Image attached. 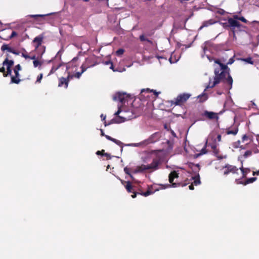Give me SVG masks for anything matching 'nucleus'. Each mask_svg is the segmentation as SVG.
<instances>
[{
	"label": "nucleus",
	"instance_id": "8",
	"mask_svg": "<svg viewBox=\"0 0 259 259\" xmlns=\"http://www.w3.org/2000/svg\"><path fill=\"white\" fill-rule=\"evenodd\" d=\"M160 164V161L158 159L155 158L153 160L152 163L150 164L146 165L147 170L154 171L158 169V165Z\"/></svg>",
	"mask_w": 259,
	"mask_h": 259
},
{
	"label": "nucleus",
	"instance_id": "21",
	"mask_svg": "<svg viewBox=\"0 0 259 259\" xmlns=\"http://www.w3.org/2000/svg\"><path fill=\"white\" fill-rule=\"evenodd\" d=\"M211 45L210 42L208 41H205L203 45L202 46V48L203 50V53L204 54L201 55L202 58H203L204 56V54H205L206 51L207 50V48Z\"/></svg>",
	"mask_w": 259,
	"mask_h": 259
},
{
	"label": "nucleus",
	"instance_id": "46",
	"mask_svg": "<svg viewBox=\"0 0 259 259\" xmlns=\"http://www.w3.org/2000/svg\"><path fill=\"white\" fill-rule=\"evenodd\" d=\"M208 145L210 146L211 148L213 150H214V152L215 151V150H217V145L215 144H210V143H209Z\"/></svg>",
	"mask_w": 259,
	"mask_h": 259
},
{
	"label": "nucleus",
	"instance_id": "11",
	"mask_svg": "<svg viewBox=\"0 0 259 259\" xmlns=\"http://www.w3.org/2000/svg\"><path fill=\"white\" fill-rule=\"evenodd\" d=\"M203 115L210 119H215L218 120L219 119L218 114L211 111H205Z\"/></svg>",
	"mask_w": 259,
	"mask_h": 259
},
{
	"label": "nucleus",
	"instance_id": "39",
	"mask_svg": "<svg viewBox=\"0 0 259 259\" xmlns=\"http://www.w3.org/2000/svg\"><path fill=\"white\" fill-rule=\"evenodd\" d=\"M43 74L42 73H40L37 77V79L35 81V83H40L41 82V80L42 78Z\"/></svg>",
	"mask_w": 259,
	"mask_h": 259
},
{
	"label": "nucleus",
	"instance_id": "55",
	"mask_svg": "<svg viewBox=\"0 0 259 259\" xmlns=\"http://www.w3.org/2000/svg\"><path fill=\"white\" fill-rule=\"evenodd\" d=\"M21 56H22V57H24L25 59H29V56H28V55L25 54L24 53H22Z\"/></svg>",
	"mask_w": 259,
	"mask_h": 259
},
{
	"label": "nucleus",
	"instance_id": "7",
	"mask_svg": "<svg viewBox=\"0 0 259 259\" xmlns=\"http://www.w3.org/2000/svg\"><path fill=\"white\" fill-rule=\"evenodd\" d=\"M190 96L191 94L188 93L180 94L175 99L174 101H172L173 104L181 105L183 103L186 102Z\"/></svg>",
	"mask_w": 259,
	"mask_h": 259
},
{
	"label": "nucleus",
	"instance_id": "18",
	"mask_svg": "<svg viewBox=\"0 0 259 259\" xmlns=\"http://www.w3.org/2000/svg\"><path fill=\"white\" fill-rule=\"evenodd\" d=\"M223 168H228L229 169L230 173L231 172L233 174H235L238 170V168L236 166H234V165H231L229 164H226L225 166Z\"/></svg>",
	"mask_w": 259,
	"mask_h": 259
},
{
	"label": "nucleus",
	"instance_id": "28",
	"mask_svg": "<svg viewBox=\"0 0 259 259\" xmlns=\"http://www.w3.org/2000/svg\"><path fill=\"white\" fill-rule=\"evenodd\" d=\"M238 132V129L237 127H235L233 130H228L227 131V134L228 135H236Z\"/></svg>",
	"mask_w": 259,
	"mask_h": 259
},
{
	"label": "nucleus",
	"instance_id": "42",
	"mask_svg": "<svg viewBox=\"0 0 259 259\" xmlns=\"http://www.w3.org/2000/svg\"><path fill=\"white\" fill-rule=\"evenodd\" d=\"M219 23L222 25V26L226 28V29H227L228 28H229V25L228 24V22H219Z\"/></svg>",
	"mask_w": 259,
	"mask_h": 259
},
{
	"label": "nucleus",
	"instance_id": "48",
	"mask_svg": "<svg viewBox=\"0 0 259 259\" xmlns=\"http://www.w3.org/2000/svg\"><path fill=\"white\" fill-rule=\"evenodd\" d=\"M82 74V72H77L75 73V75H74V76L75 77H76L77 78H79Z\"/></svg>",
	"mask_w": 259,
	"mask_h": 259
},
{
	"label": "nucleus",
	"instance_id": "60",
	"mask_svg": "<svg viewBox=\"0 0 259 259\" xmlns=\"http://www.w3.org/2000/svg\"><path fill=\"white\" fill-rule=\"evenodd\" d=\"M104 152V150H102V151H97L96 152V154L98 155H103V154H102V152Z\"/></svg>",
	"mask_w": 259,
	"mask_h": 259
},
{
	"label": "nucleus",
	"instance_id": "49",
	"mask_svg": "<svg viewBox=\"0 0 259 259\" xmlns=\"http://www.w3.org/2000/svg\"><path fill=\"white\" fill-rule=\"evenodd\" d=\"M250 139V138L249 136H246V135H244L242 137V142H244L245 141Z\"/></svg>",
	"mask_w": 259,
	"mask_h": 259
},
{
	"label": "nucleus",
	"instance_id": "13",
	"mask_svg": "<svg viewBox=\"0 0 259 259\" xmlns=\"http://www.w3.org/2000/svg\"><path fill=\"white\" fill-rule=\"evenodd\" d=\"M113 142L115 143L116 145H118L119 147L121 146H134V147H138L140 146V143H131V144H124L122 142L120 141L117 140L116 139H113Z\"/></svg>",
	"mask_w": 259,
	"mask_h": 259
},
{
	"label": "nucleus",
	"instance_id": "24",
	"mask_svg": "<svg viewBox=\"0 0 259 259\" xmlns=\"http://www.w3.org/2000/svg\"><path fill=\"white\" fill-rule=\"evenodd\" d=\"M192 179L194 180V181L192 184L195 186H197L200 184L201 182L200 180V176L199 174H197L195 177H192Z\"/></svg>",
	"mask_w": 259,
	"mask_h": 259
},
{
	"label": "nucleus",
	"instance_id": "33",
	"mask_svg": "<svg viewBox=\"0 0 259 259\" xmlns=\"http://www.w3.org/2000/svg\"><path fill=\"white\" fill-rule=\"evenodd\" d=\"M137 168L138 169L141 170L140 172H142L144 170H147V167H146V165L145 164H142L140 166H138L137 167Z\"/></svg>",
	"mask_w": 259,
	"mask_h": 259
},
{
	"label": "nucleus",
	"instance_id": "45",
	"mask_svg": "<svg viewBox=\"0 0 259 259\" xmlns=\"http://www.w3.org/2000/svg\"><path fill=\"white\" fill-rule=\"evenodd\" d=\"M88 68V67L85 66L84 64H83L81 66V72H82L83 73L84 72H85L87 70Z\"/></svg>",
	"mask_w": 259,
	"mask_h": 259
},
{
	"label": "nucleus",
	"instance_id": "3",
	"mask_svg": "<svg viewBox=\"0 0 259 259\" xmlns=\"http://www.w3.org/2000/svg\"><path fill=\"white\" fill-rule=\"evenodd\" d=\"M186 174L187 172L182 168L172 170L168 175V180L169 183L171 184H161L160 185V186L161 187V189H165L170 187L176 188L180 186L181 185L180 183H173L175 179L178 178L180 176L184 178V175H186Z\"/></svg>",
	"mask_w": 259,
	"mask_h": 259
},
{
	"label": "nucleus",
	"instance_id": "38",
	"mask_svg": "<svg viewBox=\"0 0 259 259\" xmlns=\"http://www.w3.org/2000/svg\"><path fill=\"white\" fill-rule=\"evenodd\" d=\"M124 52V50L123 49H119L116 52V55L118 56H121Z\"/></svg>",
	"mask_w": 259,
	"mask_h": 259
},
{
	"label": "nucleus",
	"instance_id": "2",
	"mask_svg": "<svg viewBox=\"0 0 259 259\" xmlns=\"http://www.w3.org/2000/svg\"><path fill=\"white\" fill-rule=\"evenodd\" d=\"M114 115L116 117L108 123L106 121H104L105 126L113 123H120L135 117L130 110H122L120 105H118V110L114 113Z\"/></svg>",
	"mask_w": 259,
	"mask_h": 259
},
{
	"label": "nucleus",
	"instance_id": "4",
	"mask_svg": "<svg viewBox=\"0 0 259 259\" xmlns=\"http://www.w3.org/2000/svg\"><path fill=\"white\" fill-rule=\"evenodd\" d=\"M161 137V133L159 132H156L151 135L149 138L143 141L140 143V145L142 144L148 145L150 143H154L159 140Z\"/></svg>",
	"mask_w": 259,
	"mask_h": 259
},
{
	"label": "nucleus",
	"instance_id": "30",
	"mask_svg": "<svg viewBox=\"0 0 259 259\" xmlns=\"http://www.w3.org/2000/svg\"><path fill=\"white\" fill-rule=\"evenodd\" d=\"M124 172L129 175L130 178L134 181L135 180V179L134 178V177L133 176V175L131 174L130 172V168L127 167H125L124 168Z\"/></svg>",
	"mask_w": 259,
	"mask_h": 259
},
{
	"label": "nucleus",
	"instance_id": "22",
	"mask_svg": "<svg viewBox=\"0 0 259 259\" xmlns=\"http://www.w3.org/2000/svg\"><path fill=\"white\" fill-rule=\"evenodd\" d=\"M14 62L12 60H9L7 58L3 62V64L4 66H7V68H11L14 65Z\"/></svg>",
	"mask_w": 259,
	"mask_h": 259
},
{
	"label": "nucleus",
	"instance_id": "63",
	"mask_svg": "<svg viewBox=\"0 0 259 259\" xmlns=\"http://www.w3.org/2000/svg\"><path fill=\"white\" fill-rule=\"evenodd\" d=\"M170 133L171 134V135L174 137H176L177 136H176V134L175 133V132L171 130H170Z\"/></svg>",
	"mask_w": 259,
	"mask_h": 259
},
{
	"label": "nucleus",
	"instance_id": "51",
	"mask_svg": "<svg viewBox=\"0 0 259 259\" xmlns=\"http://www.w3.org/2000/svg\"><path fill=\"white\" fill-rule=\"evenodd\" d=\"M17 32H16V31H13L12 32V33H11V35L9 36V38H10V39L12 38H13V37H14V36H16V35H17Z\"/></svg>",
	"mask_w": 259,
	"mask_h": 259
},
{
	"label": "nucleus",
	"instance_id": "16",
	"mask_svg": "<svg viewBox=\"0 0 259 259\" xmlns=\"http://www.w3.org/2000/svg\"><path fill=\"white\" fill-rule=\"evenodd\" d=\"M180 57L181 56L180 55H176L175 52H173L169 58V61L171 64L175 63L179 60Z\"/></svg>",
	"mask_w": 259,
	"mask_h": 259
},
{
	"label": "nucleus",
	"instance_id": "17",
	"mask_svg": "<svg viewBox=\"0 0 259 259\" xmlns=\"http://www.w3.org/2000/svg\"><path fill=\"white\" fill-rule=\"evenodd\" d=\"M68 83L69 82L68 81L67 79L63 77H60L59 79L58 87H61L64 85V88L67 89L68 86Z\"/></svg>",
	"mask_w": 259,
	"mask_h": 259
},
{
	"label": "nucleus",
	"instance_id": "34",
	"mask_svg": "<svg viewBox=\"0 0 259 259\" xmlns=\"http://www.w3.org/2000/svg\"><path fill=\"white\" fill-rule=\"evenodd\" d=\"M252 155V151L251 150L246 151L244 154L243 155V157L244 158H246Z\"/></svg>",
	"mask_w": 259,
	"mask_h": 259
},
{
	"label": "nucleus",
	"instance_id": "43",
	"mask_svg": "<svg viewBox=\"0 0 259 259\" xmlns=\"http://www.w3.org/2000/svg\"><path fill=\"white\" fill-rule=\"evenodd\" d=\"M152 91V90H150L149 89H144L141 90V94H143V93H149Z\"/></svg>",
	"mask_w": 259,
	"mask_h": 259
},
{
	"label": "nucleus",
	"instance_id": "10",
	"mask_svg": "<svg viewBox=\"0 0 259 259\" xmlns=\"http://www.w3.org/2000/svg\"><path fill=\"white\" fill-rule=\"evenodd\" d=\"M161 187L160 186V188H153V186H151V187H149L148 190L145 192H143L141 193V194L145 197H147L150 195H151L153 194L155 192L157 191H159V190H161Z\"/></svg>",
	"mask_w": 259,
	"mask_h": 259
},
{
	"label": "nucleus",
	"instance_id": "12",
	"mask_svg": "<svg viewBox=\"0 0 259 259\" xmlns=\"http://www.w3.org/2000/svg\"><path fill=\"white\" fill-rule=\"evenodd\" d=\"M256 180V177H252V178H250L247 179L246 180V181H245L244 182L242 181L239 179H236L235 181H236V183L237 184H243L244 185H246L247 184H250V183H252L255 182Z\"/></svg>",
	"mask_w": 259,
	"mask_h": 259
},
{
	"label": "nucleus",
	"instance_id": "14",
	"mask_svg": "<svg viewBox=\"0 0 259 259\" xmlns=\"http://www.w3.org/2000/svg\"><path fill=\"white\" fill-rule=\"evenodd\" d=\"M113 142L115 143L116 145H118L119 147L121 146H134V147H138L140 146V143H131V144H124L122 142L120 141L117 140L116 139H113Z\"/></svg>",
	"mask_w": 259,
	"mask_h": 259
},
{
	"label": "nucleus",
	"instance_id": "31",
	"mask_svg": "<svg viewBox=\"0 0 259 259\" xmlns=\"http://www.w3.org/2000/svg\"><path fill=\"white\" fill-rule=\"evenodd\" d=\"M33 66L35 68L37 67H38V68L39 69H40V66H41V63L40 62H39V61L38 60H34L33 61Z\"/></svg>",
	"mask_w": 259,
	"mask_h": 259
},
{
	"label": "nucleus",
	"instance_id": "56",
	"mask_svg": "<svg viewBox=\"0 0 259 259\" xmlns=\"http://www.w3.org/2000/svg\"><path fill=\"white\" fill-rule=\"evenodd\" d=\"M156 58L160 61V59H164L165 60H166V58L164 57H162V56H156Z\"/></svg>",
	"mask_w": 259,
	"mask_h": 259
},
{
	"label": "nucleus",
	"instance_id": "37",
	"mask_svg": "<svg viewBox=\"0 0 259 259\" xmlns=\"http://www.w3.org/2000/svg\"><path fill=\"white\" fill-rule=\"evenodd\" d=\"M140 39L142 41H147L148 42L152 44V41L146 38L144 35H141L140 36Z\"/></svg>",
	"mask_w": 259,
	"mask_h": 259
},
{
	"label": "nucleus",
	"instance_id": "52",
	"mask_svg": "<svg viewBox=\"0 0 259 259\" xmlns=\"http://www.w3.org/2000/svg\"><path fill=\"white\" fill-rule=\"evenodd\" d=\"M239 20H240L242 22H244V23H247V22L246 19L244 17H240Z\"/></svg>",
	"mask_w": 259,
	"mask_h": 259
},
{
	"label": "nucleus",
	"instance_id": "15",
	"mask_svg": "<svg viewBox=\"0 0 259 259\" xmlns=\"http://www.w3.org/2000/svg\"><path fill=\"white\" fill-rule=\"evenodd\" d=\"M14 72L15 73V76H11V83L18 84L20 81V79H19L20 74L19 73V71H17L14 70Z\"/></svg>",
	"mask_w": 259,
	"mask_h": 259
},
{
	"label": "nucleus",
	"instance_id": "62",
	"mask_svg": "<svg viewBox=\"0 0 259 259\" xmlns=\"http://www.w3.org/2000/svg\"><path fill=\"white\" fill-rule=\"evenodd\" d=\"M101 118H102V120H105L106 119V115H104L103 114H102L100 116Z\"/></svg>",
	"mask_w": 259,
	"mask_h": 259
},
{
	"label": "nucleus",
	"instance_id": "59",
	"mask_svg": "<svg viewBox=\"0 0 259 259\" xmlns=\"http://www.w3.org/2000/svg\"><path fill=\"white\" fill-rule=\"evenodd\" d=\"M140 170H139L138 169L137 167L136 169H134V170L133 171V172L134 174H137V173H138V172H140Z\"/></svg>",
	"mask_w": 259,
	"mask_h": 259
},
{
	"label": "nucleus",
	"instance_id": "58",
	"mask_svg": "<svg viewBox=\"0 0 259 259\" xmlns=\"http://www.w3.org/2000/svg\"><path fill=\"white\" fill-rule=\"evenodd\" d=\"M225 169H226L224 171V175L226 176V175H228L230 173V172L228 168H225Z\"/></svg>",
	"mask_w": 259,
	"mask_h": 259
},
{
	"label": "nucleus",
	"instance_id": "23",
	"mask_svg": "<svg viewBox=\"0 0 259 259\" xmlns=\"http://www.w3.org/2000/svg\"><path fill=\"white\" fill-rule=\"evenodd\" d=\"M240 169L241 170L242 174V178H245L247 176V175L250 172V170L249 168H244L242 166L241 167H240Z\"/></svg>",
	"mask_w": 259,
	"mask_h": 259
},
{
	"label": "nucleus",
	"instance_id": "54",
	"mask_svg": "<svg viewBox=\"0 0 259 259\" xmlns=\"http://www.w3.org/2000/svg\"><path fill=\"white\" fill-rule=\"evenodd\" d=\"M105 137L107 140H110L111 141H112L114 139L113 138H112L111 137L108 135H105Z\"/></svg>",
	"mask_w": 259,
	"mask_h": 259
},
{
	"label": "nucleus",
	"instance_id": "35",
	"mask_svg": "<svg viewBox=\"0 0 259 259\" xmlns=\"http://www.w3.org/2000/svg\"><path fill=\"white\" fill-rule=\"evenodd\" d=\"M50 14H45V15H41V14H39V15H30L28 16L30 17H31V18L44 17L46 16H49Z\"/></svg>",
	"mask_w": 259,
	"mask_h": 259
},
{
	"label": "nucleus",
	"instance_id": "50",
	"mask_svg": "<svg viewBox=\"0 0 259 259\" xmlns=\"http://www.w3.org/2000/svg\"><path fill=\"white\" fill-rule=\"evenodd\" d=\"M234 62V57H231V58L229 59L228 63H227V65H231L232 64H233Z\"/></svg>",
	"mask_w": 259,
	"mask_h": 259
},
{
	"label": "nucleus",
	"instance_id": "9",
	"mask_svg": "<svg viewBox=\"0 0 259 259\" xmlns=\"http://www.w3.org/2000/svg\"><path fill=\"white\" fill-rule=\"evenodd\" d=\"M228 24L229 25V28H231L232 29H234L236 27L240 28L241 26L239 22L232 18H228Z\"/></svg>",
	"mask_w": 259,
	"mask_h": 259
},
{
	"label": "nucleus",
	"instance_id": "26",
	"mask_svg": "<svg viewBox=\"0 0 259 259\" xmlns=\"http://www.w3.org/2000/svg\"><path fill=\"white\" fill-rule=\"evenodd\" d=\"M13 50V49L12 48L9 47V46L6 44H4L1 47V50L2 51H7L10 53H12Z\"/></svg>",
	"mask_w": 259,
	"mask_h": 259
},
{
	"label": "nucleus",
	"instance_id": "29",
	"mask_svg": "<svg viewBox=\"0 0 259 259\" xmlns=\"http://www.w3.org/2000/svg\"><path fill=\"white\" fill-rule=\"evenodd\" d=\"M190 166H191L193 170L195 171L196 172L198 171L200 169V165L199 164L191 163Z\"/></svg>",
	"mask_w": 259,
	"mask_h": 259
},
{
	"label": "nucleus",
	"instance_id": "40",
	"mask_svg": "<svg viewBox=\"0 0 259 259\" xmlns=\"http://www.w3.org/2000/svg\"><path fill=\"white\" fill-rule=\"evenodd\" d=\"M74 77V75L71 74L70 72H68V75L66 78L67 79V80L69 82L71 79H73Z\"/></svg>",
	"mask_w": 259,
	"mask_h": 259
},
{
	"label": "nucleus",
	"instance_id": "32",
	"mask_svg": "<svg viewBox=\"0 0 259 259\" xmlns=\"http://www.w3.org/2000/svg\"><path fill=\"white\" fill-rule=\"evenodd\" d=\"M61 64H59L57 67H55V66H53L51 70H50L49 73L48 74V76L50 75L51 74L54 73L60 66Z\"/></svg>",
	"mask_w": 259,
	"mask_h": 259
},
{
	"label": "nucleus",
	"instance_id": "5",
	"mask_svg": "<svg viewBox=\"0 0 259 259\" xmlns=\"http://www.w3.org/2000/svg\"><path fill=\"white\" fill-rule=\"evenodd\" d=\"M129 98V95L126 93L119 92L114 94L113 99L115 101H119L121 103H124Z\"/></svg>",
	"mask_w": 259,
	"mask_h": 259
},
{
	"label": "nucleus",
	"instance_id": "57",
	"mask_svg": "<svg viewBox=\"0 0 259 259\" xmlns=\"http://www.w3.org/2000/svg\"><path fill=\"white\" fill-rule=\"evenodd\" d=\"M239 17H239V16H238V15H234L233 16V19H234V20H236V21H237L238 20H239Z\"/></svg>",
	"mask_w": 259,
	"mask_h": 259
},
{
	"label": "nucleus",
	"instance_id": "36",
	"mask_svg": "<svg viewBox=\"0 0 259 259\" xmlns=\"http://www.w3.org/2000/svg\"><path fill=\"white\" fill-rule=\"evenodd\" d=\"M240 141L239 140L236 141V142H234L233 144H232V147L234 148H239L240 147Z\"/></svg>",
	"mask_w": 259,
	"mask_h": 259
},
{
	"label": "nucleus",
	"instance_id": "61",
	"mask_svg": "<svg viewBox=\"0 0 259 259\" xmlns=\"http://www.w3.org/2000/svg\"><path fill=\"white\" fill-rule=\"evenodd\" d=\"M207 58L209 60L210 62H211L213 60V58H211L209 55H206Z\"/></svg>",
	"mask_w": 259,
	"mask_h": 259
},
{
	"label": "nucleus",
	"instance_id": "27",
	"mask_svg": "<svg viewBox=\"0 0 259 259\" xmlns=\"http://www.w3.org/2000/svg\"><path fill=\"white\" fill-rule=\"evenodd\" d=\"M124 184H126L124 185V187H125V189H126V190L128 192H132L133 186L131 185V183L129 181H127V182L125 181Z\"/></svg>",
	"mask_w": 259,
	"mask_h": 259
},
{
	"label": "nucleus",
	"instance_id": "44",
	"mask_svg": "<svg viewBox=\"0 0 259 259\" xmlns=\"http://www.w3.org/2000/svg\"><path fill=\"white\" fill-rule=\"evenodd\" d=\"M7 74L4 73V76H7L8 75H11V73H12L11 68H7Z\"/></svg>",
	"mask_w": 259,
	"mask_h": 259
},
{
	"label": "nucleus",
	"instance_id": "41",
	"mask_svg": "<svg viewBox=\"0 0 259 259\" xmlns=\"http://www.w3.org/2000/svg\"><path fill=\"white\" fill-rule=\"evenodd\" d=\"M218 14H219L220 15H223L225 14L226 12L224 10L222 9H219L217 12H216Z\"/></svg>",
	"mask_w": 259,
	"mask_h": 259
},
{
	"label": "nucleus",
	"instance_id": "25",
	"mask_svg": "<svg viewBox=\"0 0 259 259\" xmlns=\"http://www.w3.org/2000/svg\"><path fill=\"white\" fill-rule=\"evenodd\" d=\"M238 60L243 61V62H245L247 64H253L254 63L252 59V58L250 57H248L246 58H241L238 59Z\"/></svg>",
	"mask_w": 259,
	"mask_h": 259
},
{
	"label": "nucleus",
	"instance_id": "6",
	"mask_svg": "<svg viewBox=\"0 0 259 259\" xmlns=\"http://www.w3.org/2000/svg\"><path fill=\"white\" fill-rule=\"evenodd\" d=\"M43 39L44 36L42 35H39L35 37L32 41L34 44L35 50L38 49L40 47L39 49L42 50L41 55H42L45 52V47L44 46H41Z\"/></svg>",
	"mask_w": 259,
	"mask_h": 259
},
{
	"label": "nucleus",
	"instance_id": "19",
	"mask_svg": "<svg viewBox=\"0 0 259 259\" xmlns=\"http://www.w3.org/2000/svg\"><path fill=\"white\" fill-rule=\"evenodd\" d=\"M218 22L213 20V19H209L208 20L204 21L202 23V26L200 27V29H202L204 27H208L209 25H212L217 23Z\"/></svg>",
	"mask_w": 259,
	"mask_h": 259
},
{
	"label": "nucleus",
	"instance_id": "53",
	"mask_svg": "<svg viewBox=\"0 0 259 259\" xmlns=\"http://www.w3.org/2000/svg\"><path fill=\"white\" fill-rule=\"evenodd\" d=\"M103 155H104V156H105L107 157V159H111V155H110V154H109V153H105L103 154Z\"/></svg>",
	"mask_w": 259,
	"mask_h": 259
},
{
	"label": "nucleus",
	"instance_id": "64",
	"mask_svg": "<svg viewBox=\"0 0 259 259\" xmlns=\"http://www.w3.org/2000/svg\"><path fill=\"white\" fill-rule=\"evenodd\" d=\"M189 188L190 190H194V188L193 184H192L191 185H189Z\"/></svg>",
	"mask_w": 259,
	"mask_h": 259
},
{
	"label": "nucleus",
	"instance_id": "20",
	"mask_svg": "<svg viewBox=\"0 0 259 259\" xmlns=\"http://www.w3.org/2000/svg\"><path fill=\"white\" fill-rule=\"evenodd\" d=\"M207 144V141L206 142L204 147L201 150L200 152L199 153H197L195 155V157L196 158H197V157H199L200 156H201L203 154H206L207 153V150L206 149Z\"/></svg>",
	"mask_w": 259,
	"mask_h": 259
},
{
	"label": "nucleus",
	"instance_id": "47",
	"mask_svg": "<svg viewBox=\"0 0 259 259\" xmlns=\"http://www.w3.org/2000/svg\"><path fill=\"white\" fill-rule=\"evenodd\" d=\"M14 70L15 71H19L20 70H21V67L20 66V64H18L17 65L15 66L14 69Z\"/></svg>",
	"mask_w": 259,
	"mask_h": 259
},
{
	"label": "nucleus",
	"instance_id": "1",
	"mask_svg": "<svg viewBox=\"0 0 259 259\" xmlns=\"http://www.w3.org/2000/svg\"><path fill=\"white\" fill-rule=\"evenodd\" d=\"M214 62L218 64L220 68H215L214 70L215 76L213 83L211 84L210 78L209 84L206 87L203 93L198 96V98L200 99V102H203L207 99V95L204 93L207 89L213 88L221 82H223L225 85V87L228 90H230L232 88L233 80L230 74V68L228 67L227 65L223 64L218 60H215Z\"/></svg>",
	"mask_w": 259,
	"mask_h": 259
}]
</instances>
